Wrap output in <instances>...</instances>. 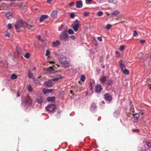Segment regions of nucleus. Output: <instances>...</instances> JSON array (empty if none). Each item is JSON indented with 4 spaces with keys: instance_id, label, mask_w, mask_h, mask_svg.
<instances>
[{
    "instance_id": "32",
    "label": "nucleus",
    "mask_w": 151,
    "mask_h": 151,
    "mask_svg": "<svg viewBox=\"0 0 151 151\" xmlns=\"http://www.w3.org/2000/svg\"><path fill=\"white\" fill-rule=\"evenodd\" d=\"M146 144V145L148 147H150L151 148V143L148 142L147 141L146 142H145Z\"/></svg>"
},
{
    "instance_id": "55",
    "label": "nucleus",
    "mask_w": 151,
    "mask_h": 151,
    "mask_svg": "<svg viewBox=\"0 0 151 151\" xmlns=\"http://www.w3.org/2000/svg\"><path fill=\"white\" fill-rule=\"evenodd\" d=\"M85 1L86 3L88 2V3H89L92 0H85Z\"/></svg>"
},
{
    "instance_id": "19",
    "label": "nucleus",
    "mask_w": 151,
    "mask_h": 151,
    "mask_svg": "<svg viewBox=\"0 0 151 151\" xmlns=\"http://www.w3.org/2000/svg\"><path fill=\"white\" fill-rule=\"evenodd\" d=\"M55 97H48L47 98V100L49 102H52L55 101Z\"/></svg>"
},
{
    "instance_id": "44",
    "label": "nucleus",
    "mask_w": 151,
    "mask_h": 151,
    "mask_svg": "<svg viewBox=\"0 0 151 151\" xmlns=\"http://www.w3.org/2000/svg\"><path fill=\"white\" fill-rule=\"evenodd\" d=\"M138 34L136 30L134 31V36L135 37H137L138 36Z\"/></svg>"
},
{
    "instance_id": "4",
    "label": "nucleus",
    "mask_w": 151,
    "mask_h": 151,
    "mask_svg": "<svg viewBox=\"0 0 151 151\" xmlns=\"http://www.w3.org/2000/svg\"><path fill=\"white\" fill-rule=\"evenodd\" d=\"M59 37L60 40L65 41H67L69 38V37L65 31L63 32L60 34Z\"/></svg>"
},
{
    "instance_id": "54",
    "label": "nucleus",
    "mask_w": 151,
    "mask_h": 151,
    "mask_svg": "<svg viewBox=\"0 0 151 151\" xmlns=\"http://www.w3.org/2000/svg\"><path fill=\"white\" fill-rule=\"evenodd\" d=\"M52 0H47V2L48 4H50L51 1H52Z\"/></svg>"
},
{
    "instance_id": "2",
    "label": "nucleus",
    "mask_w": 151,
    "mask_h": 151,
    "mask_svg": "<svg viewBox=\"0 0 151 151\" xmlns=\"http://www.w3.org/2000/svg\"><path fill=\"white\" fill-rule=\"evenodd\" d=\"M66 60V57L64 55H61L59 58L60 62L64 64L66 67H68L70 66L71 64Z\"/></svg>"
},
{
    "instance_id": "27",
    "label": "nucleus",
    "mask_w": 151,
    "mask_h": 151,
    "mask_svg": "<svg viewBox=\"0 0 151 151\" xmlns=\"http://www.w3.org/2000/svg\"><path fill=\"white\" fill-rule=\"evenodd\" d=\"M54 68L50 66L49 67L47 68V70L48 71H50L51 72H52L54 70Z\"/></svg>"
},
{
    "instance_id": "9",
    "label": "nucleus",
    "mask_w": 151,
    "mask_h": 151,
    "mask_svg": "<svg viewBox=\"0 0 151 151\" xmlns=\"http://www.w3.org/2000/svg\"><path fill=\"white\" fill-rule=\"evenodd\" d=\"M102 89L101 86L100 85H97L95 87V91L98 93L100 92Z\"/></svg>"
},
{
    "instance_id": "8",
    "label": "nucleus",
    "mask_w": 151,
    "mask_h": 151,
    "mask_svg": "<svg viewBox=\"0 0 151 151\" xmlns=\"http://www.w3.org/2000/svg\"><path fill=\"white\" fill-rule=\"evenodd\" d=\"M83 6L82 2L81 0L78 1L76 3V7L78 8H80Z\"/></svg>"
},
{
    "instance_id": "20",
    "label": "nucleus",
    "mask_w": 151,
    "mask_h": 151,
    "mask_svg": "<svg viewBox=\"0 0 151 151\" xmlns=\"http://www.w3.org/2000/svg\"><path fill=\"white\" fill-rule=\"evenodd\" d=\"M112 82L113 81L111 80H110L107 81V84L108 85V87H106L107 89H108L107 88L109 87H110L109 88V89H110V88H111L112 86L111 84L112 83Z\"/></svg>"
},
{
    "instance_id": "62",
    "label": "nucleus",
    "mask_w": 151,
    "mask_h": 151,
    "mask_svg": "<svg viewBox=\"0 0 151 151\" xmlns=\"http://www.w3.org/2000/svg\"><path fill=\"white\" fill-rule=\"evenodd\" d=\"M92 85V83H91V86Z\"/></svg>"
},
{
    "instance_id": "45",
    "label": "nucleus",
    "mask_w": 151,
    "mask_h": 151,
    "mask_svg": "<svg viewBox=\"0 0 151 151\" xmlns=\"http://www.w3.org/2000/svg\"><path fill=\"white\" fill-rule=\"evenodd\" d=\"M89 15V13L88 12H85L84 14V15L85 17H88Z\"/></svg>"
},
{
    "instance_id": "60",
    "label": "nucleus",
    "mask_w": 151,
    "mask_h": 151,
    "mask_svg": "<svg viewBox=\"0 0 151 151\" xmlns=\"http://www.w3.org/2000/svg\"><path fill=\"white\" fill-rule=\"evenodd\" d=\"M53 62V61H51V62H50V63H52Z\"/></svg>"
},
{
    "instance_id": "37",
    "label": "nucleus",
    "mask_w": 151,
    "mask_h": 151,
    "mask_svg": "<svg viewBox=\"0 0 151 151\" xmlns=\"http://www.w3.org/2000/svg\"><path fill=\"white\" fill-rule=\"evenodd\" d=\"M30 54L29 53L27 52L24 55V57L26 58H28L30 57Z\"/></svg>"
},
{
    "instance_id": "51",
    "label": "nucleus",
    "mask_w": 151,
    "mask_h": 151,
    "mask_svg": "<svg viewBox=\"0 0 151 151\" xmlns=\"http://www.w3.org/2000/svg\"><path fill=\"white\" fill-rule=\"evenodd\" d=\"M133 131L134 132H139V130L138 129H133Z\"/></svg>"
},
{
    "instance_id": "35",
    "label": "nucleus",
    "mask_w": 151,
    "mask_h": 151,
    "mask_svg": "<svg viewBox=\"0 0 151 151\" xmlns=\"http://www.w3.org/2000/svg\"><path fill=\"white\" fill-rule=\"evenodd\" d=\"M68 33L70 34H73L74 33V32L73 30L71 29H70L68 30Z\"/></svg>"
},
{
    "instance_id": "63",
    "label": "nucleus",
    "mask_w": 151,
    "mask_h": 151,
    "mask_svg": "<svg viewBox=\"0 0 151 151\" xmlns=\"http://www.w3.org/2000/svg\"><path fill=\"white\" fill-rule=\"evenodd\" d=\"M57 113H60V112H59H59L58 111H57Z\"/></svg>"
},
{
    "instance_id": "18",
    "label": "nucleus",
    "mask_w": 151,
    "mask_h": 151,
    "mask_svg": "<svg viewBox=\"0 0 151 151\" xmlns=\"http://www.w3.org/2000/svg\"><path fill=\"white\" fill-rule=\"evenodd\" d=\"M36 100L37 102L39 104H41L43 101V98L41 96H38Z\"/></svg>"
},
{
    "instance_id": "11",
    "label": "nucleus",
    "mask_w": 151,
    "mask_h": 151,
    "mask_svg": "<svg viewBox=\"0 0 151 151\" xmlns=\"http://www.w3.org/2000/svg\"><path fill=\"white\" fill-rule=\"evenodd\" d=\"M104 98L108 101H111L112 100L111 96L108 93H106L104 95Z\"/></svg>"
},
{
    "instance_id": "31",
    "label": "nucleus",
    "mask_w": 151,
    "mask_h": 151,
    "mask_svg": "<svg viewBox=\"0 0 151 151\" xmlns=\"http://www.w3.org/2000/svg\"><path fill=\"white\" fill-rule=\"evenodd\" d=\"M17 78V75L15 74L12 75L11 76V78L12 79H16Z\"/></svg>"
},
{
    "instance_id": "48",
    "label": "nucleus",
    "mask_w": 151,
    "mask_h": 151,
    "mask_svg": "<svg viewBox=\"0 0 151 151\" xmlns=\"http://www.w3.org/2000/svg\"><path fill=\"white\" fill-rule=\"evenodd\" d=\"M115 54L117 57H118L120 56V54L119 52L118 51H115Z\"/></svg>"
},
{
    "instance_id": "53",
    "label": "nucleus",
    "mask_w": 151,
    "mask_h": 151,
    "mask_svg": "<svg viewBox=\"0 0 151 151\" xmlns=\"http://www.w3.org/2000/svg\"><path fill=\"white\" fill-rule=\"evenodd\" d=\"M98 38L99 41H101L102 40L101 37H98Z\"/></svg>"
},
{
    "instance_id": "43",
    "label": "nucleus",
    "mask_w": 151,
    "mask_h": 151,
    "mask_svg": "<svg viewBox=\"0 0 151 151\" xmlns=\"http://www.w3.org/2000/svg\"><path fill=\"white\" fill-rule=\"evenodd\" d=\"M5 37L6 39H8L10 37V34L8 33L5 35Z\"/></svg>"
},
{
    "instance_id": "34",
    "label": "nucleus",
    "mask_w": 151,
    "mask_h": 151,
    "mask_svg": "<svg viewBox=\"0 0 151 151\" xmlns=\"http://www.w3.org/2000/svg\"><path fill=\"white\" fill-rule=\"evenodd\" d=\"M17 50L19 54H20L21 53V50L20 47H16Z\"/></svg>"
},
{
    "instance_id": "58",
    "label": "nucleus",
    "mask_w": 151,
    "mask_h": 151,
    "mask_svg": "<svg viewBox=\"0 0 151 151\" xmlns=\"http://www.w3.org/2000/svg\"><path fill=\"white\" fill-rule=\"evenodd\" d=\"M20 95L19 94H18V93H17V97L19 96Z\"/></svg>"
},
{
    "instance_id": "1",
    "label": "nucleus",
    "mask_w": 151,
    "mask_h": 151,
    "mask_svg": "<svg viewBox=\"0 0 151 151\" xmlns=\"http://www.w3.org/2000/svg\"><path fill=\"white\" fill-rule=\"evenodd\" d=\"M15 29L18 31L20 27H23L25 28H28L29 30H32V28L34 27V26L29 25L24 21L20 19L17 21L16 24L15 25Z\"/></svg>"
},
{
    "instance_id": "61",
    "label": "nucleus",
    "mask_w": 151,
    "mask_h": 151,
    "mask_svg": "<svg viewBox=\"0 0 151 151\" xmlns=\"http://www.w3.org/2000/svg\"><path fill=\"white\" fill-rule=\"evenodd\" d=\"M40 77H41V76H39V77H38L37 78H39Z\"/></svg>"
},
{
    "instance_id": "29",
    "label": "nucleus",
    "mask_w": 151,
    "mask_h": 151,
    "mask_svg": "<svg viewBox=\"0 0 151 151\" xmlns=\"http://www.w3.org/2000/svg\"><path fill=\"white\" fill-rule=\"evenodd\" d=\"M86 79V77L84 75H82L81 77V80L82 82L85 81Z\"/></svg>"
},
{
    "instance_id": "16",
    "label": "nucleus",
    "mask_w": 151,
    "mask_h": 151,
    "mask_svg": "<svg viewBox=\"0 0 151 151\" xmlns=\"http://www.w3.org/2000/svg\"><path fill=\"white\" fill-rule=\"evenodd\" d=\"M97 107L95 103H92L91 104V111L93 112L96 109Z\"/></svg>"
},
{
    "instance_id": "21",
    "label": "nucleus",
    "mask_w": 151,
    "mask_h": 151,
    "mask_svg": "<svg viewBox=\"0 0 151 151\" xmlns=\"http://www.w3.org/2000/svg\"><path fill=\"white\" fill-rule=\"evenodd\" d=\"M108 2L109 3L115 4L117 3V0H108Z\"/></svg>"
},
{
    "instance_id": "36",
    "label": "nucleus",
    "mask_w": 151,
    "mask_h": 151,
    "mask_svg": "<svg viewBox=\"0 0 151 151\" xmlns=\"http://www.w3.org/2000/svg\"><path fill=\"white\" fill-rule=\"evenodd\" d=\"M111 27V25L109 24H108L106 25V29L108 30L110 29Z\"/></svg>"
},
{
    "instance_id": "22",
    "label": "nucleus",
    "mask_w": 151,
    "mask_h": 151,
    "mask_svg": "<svg viewBox=\"0 0 151 151\" xmlns=\"http://www.w3.org/2000/svg\"><path fill=\"white\" fill-rule=\"evenodd\" d=\"M119 114L120 112L119 111H116L114 113V115L116 118L119 116Z\"/></svg>"
},
{
    "instance_id": "13",
    "label": "nucleus",
    "mask_w": 151,
    "mask_h": 151,
    "mask_svg": "<svg viewBox=\"0 0 151 151\" xmlns=\"http://www.w3.org/2000/svg\"><path fill=\"white\" fill-rule=\"evenodd\" d=\"M57 11H53L51 14V16L53 19H55L57 17Z\"/></svg>"
},
{
    "instance_id": "59",
    "label": "nucleus",
    "mask_w": 151,
    "mask_h": 151,
    "mask_svg": "<svg viewBox=\"0 0 151 151\" xmlns=\"http://www.w3.org/2000/svg\"><path fill=\"white\" fill-rule=\"evenodd\" d=\"M100 61H102V59H100Z\"/></svg>"
},
{
    "instance_id": "14",
    "label": "nucleus",
    "mask_w": 151,
    "mask_h": 151,
    "mask_svg": "<svg viewBox=\"0 0 151 151\" xmlns=\"http://www.w3.org/2000/svg\"><path fill=\"white\" fill-rule=\"evenodd\" d=\"M48 17V16L46 15H41L40 17V22H42L45 19L47 18Z\"/></svg>"
},
{
    "instance_id": "39",
    "label": "nucleus",
    "mask_w": 151,
    "mask_h": 151,
    "mask_svg": "<svg viewBox=\"0 0 151 151\" xmlns=\"http://www.w3.org/2000/svg\"><path fill=\"white\" fill-rule=\"evenodd\" d=\"M70 18H73L75 17V15L74 13H70Z\"/></svg>"
},
{
    "instance_id": "7",
    "label": "nucleus",
    "mask_w": 151,
    "mask_h": 151,
    "mask_svg": "<svg viewBox=\"0 0 151 151\" xmlns=\"http://www.w3.org/2000/svg\"><path fill=\"white\" fill-rule=\"evenodd\" d=\"M44 84L47 87H51L52 86V82L50 80L45 82Z\"/></svg>"
},
{
    "instance_id": "50",
    "label": "nucleus",
    "mask_w": 151,
    "mask_h": 151,
    "mask_svg": "<svg viewBox=\"0 0 151 151\" xmlns=\"http://www.w3.org/2000/svg\"><path fill=\"white\" fill-rule=\"evenodd\" d=\"M145 40H142L140 41V43L142 44H143L145 43Z\"/></svg>"
},
{
    "instance_id": "15",
    "label": "nucleus",
    "mask_w": 151,
    "mask_h": 151,
    "mask_svg": "<svg viewBox=\"0 0 151 151\" xmlns=\"http://www.w3.org/2000/svg\"><path fill=\"white\" fill-rule=\"evenodd\" d=\"M6 15L7 19H11L12 17V15L11 12L7 11L6 13Z\"/></svg>"
},
{
    "instance_id": "46",
    "label": "nucleus",
    "mask_w": 151,
    "mask_h": 151,
    "mask_svg": "<svg viewBox=\"0 0 151 151\" xmlns=\"http://www.w3.org/2000/svg\"><path fill=\"white\" fill-rule=\"evenodd\" d=\"M70 38L73 40H75L76 39V37L74 35H71L70 36Z\"/></svg>"
},
{
    "instance_id": "33",
    "label": "nucleus",
    "mask_w": 151,
    "mask_h": 151,
    "mask_svg": "<svg viewBox=\"0 0 151 151\" xmlns=\"http://www.w3.org/2000/svg\"><path fill=\"white\" fill-rule=\"evenodd\" d=\"M27 88L29 91H32L33 90L32 86L30 85H29L27 87Z\"/></svg>"
},
{
    "instance_id": "57",
    "label": "nucleus",
    "mask_w": 151,
    "mask_h": 151,
    "mask_svg": "<svg viewBox=\"0 0 151 151\" xmlns=\"http://www.w3.org/2000/svg\"><path fill=\"white\" fill-rule=\"evenodd\" d=\"M36 69V68L35 67H34L33 68V70H35Z\"/></svg>"
},
{
    "instance_id": "23",
    "label": "nucleus",
    "mask_w": 151,
    "mask_h": 151,
    "mask_svg": "<svg viewBox=\"0 0 151 151\" xmlns=\"http://www.w3.org/2000/svg\"><path fill=\"white\" fill-rule=\"evenodd\" d=\"M134 117V120L135 121H137L139 116V115L138 114L136 113L133 115Z\"/></svg>"
},
{
    "instance_id": "28",
    "label": "nucleus",
    "mask_w": 151,
    "mask_h": 151,
    "mask_svg": "<svg viewBox=\"0 0 151 151\" xmlns=\"http://www.w3.org/2000/svg\"><path fill=\"white\" fill-rule=\"evenodd\" d=\"M122 70L123 73H124V74L128 75L129 74V70L127 69L124 68L123 70Z\"/></svg>"
},
{
    "instance_id": "42",
    "label": "nucleus",
    "mask_w": 151,
    "mask_h": 151,
    "mask_svg": "<svg viewBox=\"0 0 151 151\" xmlns=\"http://www.w3.org/2000/svg\"><path fill=\"white\" fill-rule=\"evenodd\" d=\"M34 81L35 83L38 84L40 82L37 79H34Z\"/></svg>"
},
{
    "instance_id": "38",
    "label": "nucleus",
    "mask_w": 151,
    "mask_h": 151,
    "mask_svg": "<svg viewBox=\"0 0 151 151\" xmlns=\"http://www.w3.org/2000/svg\"><path fill=\"white\" fill-rule=\"evenodd\" d=\"M125 48V46L124 45H121L119 48L120 50L122 51Z\"/></svg>"
},
{
    "instance_id": "64",
    "label": "nucleus",
    "mask_w": 151,
    "mask_h": 151,
    "mask_svg": "<svg viewBox=\"0 0 151 151\" xmlns=\"http://www.w3.org/2000/svg\"><path fill=\"white\" fill-rule=\"evenodd\" d=\"M104 68V66H103V68Z\"/></svg>"
},
{
    "instance_id": "10",
    "label": "nucleus",
    "mask_w": 151,
    "mask_h": 151,
    "mask_svg": "<svg viewBox=\"0 0 151 151\" xmlns=\"http://www.w3.org/2000/svg\"><path fill=\"white\" fill-rule=\"evenodd\" d=\"M53 91L52 89H47L44 88L43 89V92L44 94H46L50 93Z\"/></svg>"
},
{
    "instance_id": "3",
    "label": "nucleus",
    "mask_w": 151,
    "mask_h": 151,
    "mask_svg": "<svg viewBox=\"0 0 151 151\" xmlns=\"http://www.w3.org/2000/svg\"><path fill=\"white\" fill-rule=\"evenodd\" d=\"M80 25V22L77 19H76L71 25V27L75 32H76L78 31Z\"/></svg>"
},
{
    "instance_id": "5",
    "label": "nucleus",
    "mask_w": 151,
    "mask_h": 151,
    "mask_svg": "<svg viewBox=\"0 0 151 151\" xmlns=\"http://www.w3.org/2000/svg\"><path fill=\"white\" fill-rule=\"evenodd\" d=\"M32 99L29 97H25L23 98L22 100V105L25 106L26 104H31Z\"/></svg>"
},
{
    "instance_id": "12",
    "label": "nucleus",
    "mask_w": 151,
    "mask_h": 151,
    "mask_svg": "<svg viewBox=\"0 0 151 151\" xmlns=\"http://www.w3.org/2000/svg\"><path fill=\"white\" fill-rule=\"evenodd\" d=\"M52 45L53 47H57L59 46L60 44V41L58 40H56L52 42Z\"/></svg>"
},
{
    "instance_id": "25",
    "label": "nucleus",
    "mask_w": 151,
    "mask_h": 151,
    "mask_svg": "<svg viewBox=\"0 0 151 151\" xmlns=\"http://www.w3.org/2000/svg\"><path fill=\"white\" fill-rule=\"evenodd\" d=\"M62 78V77L61 76H59L58 77H56L52 78V81H58L59 79H61Z\"/></svg>"
},
{
    "instance_id": "26",
    "label": "nucleus",
    "mask_w": 151,
    "mask_h": 151,
    "mask_svg": "<svg viewBox=\"0 0 151 151\" xmlns=\"http://www.w3.org/2000/svg\"><path fill=\"white\" fill-rule=\"evenodd\" d=\"M99 79L101 82L102 83H104L106 81V77L105 76H104L101 78Z\"/></svg>"
},
{
    "instance_id": "47",
    "label": "nucleus",
    "mask_w": 151,
    "mask_h": 151,
    "mask_svg": "<svg viewBox=\"0 0 151 151\" xmlns=\"http://www.w3.org/2000/svg\"><path fill=\"white\" fill-rule=\"evenodd\" d=\"M50 52L48 50H47L46 51V52L45 54V55L46 56H48L50 54Z\"/></svg>"
},
{
    "instance_id": "6",
    "label": "nucleus",
    "mask_w": 151,
    "mask_h": 151,
    "mask_svg": "<svg viewBox=\"0 0 151 151\" xmlns=\"http://www.w3.org/2000/svg\"><path fill=\"white\" fill-rule=\"evenodd\" d=\"M56 108L54 104H51L48 105L46 107L47 110L49 111L50 113H53L54 112V110Z\"/></svg>"
},
{
    "instance_id": "17",
    "label": "nucleus",
    "mask_w": 151,
    "mask_h": 151,
    "mask_svg": "<svg viewBox=\"0 0 151 151\" xmlns=\"http://www.w3.org/2000/svg\"><path fill=\"white\" fill-rule=\"evenodd\" d=\"M119 65L121 68L122 70L124 68H125V66L124 64L122 62V60H121L119 61Z\"/></svg>"
},
{
    "instance_id": "30",
    "label": "nucleus",
    "mask_w": 151,
    "mask_h": 151,
    "mask_svg": "<svg viewBox=\"0 0 151 151\" xmlns=\"http://www.w3.org/2000/svg\"><path fill=\"white\" fill-rule=\"evenodd\" d=\"M33 76V74L30 72V70H29L28 72V76L30 78H31Z\"/></svg>"
},
{
    "instance_id": "24",
    "label": "nucleus",
    "mask_w": 151,
    "mask_h": 151,
    "mask_svg": "<svg viewBox=\"0 0 151 151\" xmlns=\"http://www.w3.org/2000/svg\"><path fill=\"white\" fill-rule=\"evenodd\" d=\"M119 13V12L118 10H115L111 13V14L113 16H115L117 15Z\"/></svg>"
},
{
    "instance_id": "40",
    "label": "nucleus",
    "mask_w": 151,
    "mask_h": 151,
    "mask_svg": "<svg viewBox=\"0 0 151 151\" xmlns=\"http://www.w3.org/2000/svg\"><path fill=\"white\" fill-rule=\"evenodd\" d=\"M103 12L102 11H99L97 13V15L99 16H101L102 15Z\"/></svg>"
},
{
    "instance_id": "56",
    "label": "nucleus",
    "mask_w": 151,
    "mask_h": 151,
    "mask_svg": "<svg viewBox=\"0 0 151 151\" xmlns=\"http://www.w3.org/2000/svg\"><path fill=\"white\" fill-rule=\"evenodd\" d=\"M141 151H147V149H145L144 150H142Z\"/></svg>"
},
{
    "instance_id": "41",
    "label": "nucleus",
    "mask_w": 151,
    "mask_h": 151,
    "mask_svg": "<svg viewBox=\"0 0 151 151\" xmlns=\"http://www.w3.org/2000/svg\"><path fill=\"white\" fill-rule=\"evenodd\" d=\"M7 27L9 29H11L12 28V25L11 24H9L7 25Z\"/></svg>"
},
{
    "instance_id": "52",
    "label": "nucleus",
    "mask_w": 151,
    "mask_h": 151,
    "mask_svg": "<svg viewBox=\"0 0 151 151\" xmlns=\"http://www.w3.org/2000/svg\"><path fill=\"white\" fill-rule=\"evenodd\" d=\"M38 39L39 40H40L41 41H43V40L42 39V38L41 37L40 35L38 36Z\"/></svg>"
},
{
    "instance_id": "49",
    "label": "nucleus",
    "mask_w": 151,
    "mask_h": 151,
    "mask_svg": "<svg viewBox=\"0 0 151 151\" xmlns=\"http://www.w3.org/2000/svg\"><path fill=\"white\" fill-rule=\"evenodd\" d=\"M74 5V3L73 2L71 1L70 2V3L69 4V6H73Z\"/></svg>"
}]
</instances>
